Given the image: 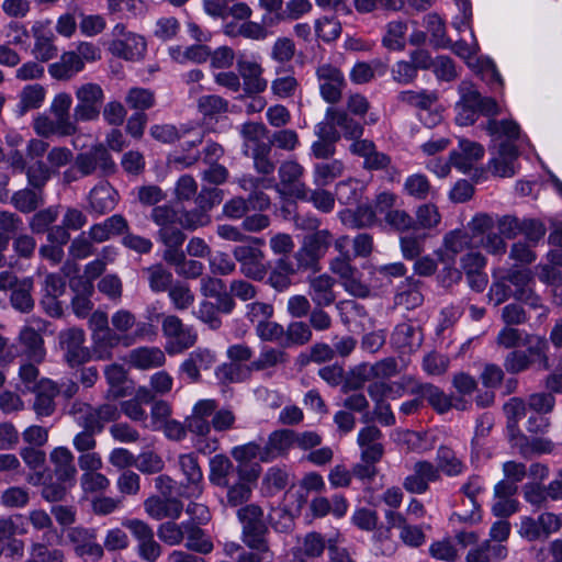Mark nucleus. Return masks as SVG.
Wrapping results in <instances>:
<instances>
[{"instance_id":"33","label":"nucleus","mask_w":562,"mask_h":562,"mask_svg":"<svg viewBox=\"0 0 562 562\" xmlns=\"http://www.w3.org/2000/svg\"><path fill=\"white\" fill-rule=\"evenodd\" d=\"M109 49L114 56L134 60L143 56L146 50V43L144 37L134 33L126 35L124 38H114Z\"/></svg>"},{"instance_id":"24","label":"nucleus","mask_w":562,"mask_h":562,"mask_svg":"<svg viewBox=\"0 0 562 562\" xmlns=\"http://www.w3.org/2000/svg\"><path fill=\"white\" fill-rule=\"evenodd\" d=\"M49 461L57 480L67 481L69 485L75 483L78 471L70 449L64 446L54 448L49 453Z\"/></svg>"},{"instance_id":"5","label":"nucleus","mask_w":562,"mask_h":562,"mask_svg":"<svg viewBox=\"0 0 562 562\" xmlns=\"http://www.w3.org/2000/svg\"><path fill=\"white\" fill-rule=\"evenodd\" d=\"M241 525V541L250 550L269 551V528L265 520L263 509L256 504H248L237 510Z\"/></svg>"},{"instance_id":"17","label":"nucleus","mask_w":562,"mask_h":562,"mask_svg":"<svg viewBox=\"0 0 562 562\" xmlns=\"http://www.w3.org/2000/svg\"><path fill=\"white\" fill-rule=\"evenodd\" d=\"M316 76L323 99L330 104L338 103L346 86L342 72L330 64H324L316 69Z\"/></svg>"},{"instance_id":"46","label":"nucleus","mask_w":562,"mask_h":562,"mask_svg":"<svg viewBox=\"0 0 562 562\" xmlns=\"http://www.w3.org/2000/svg\"><path fill=\"white\" fill-rule=\"evenodd\" d=\"M342 222L351 228H367L375 223V211L368 204L359 205L355 211L341 213Z\"/></svg>"},{"instance_id":"51","label":"nucleus","mask_w":562,"mask_h":562,"mask_svg":"<svg viewBox=\"0 0 562 562\" xmlns=\"http://www.w3.org/2000/svg\"><path fill=\"white\" fill-rule=\"evenodd\" d=\"M147 274L148 284L154 292L168 291L172 283V273L161 263L153 265L144 270Z\"/></svg>"},{"instance_id":"55","label":"nucleus","mask_w":562,"mask_h":562,"mask_svg":"<svg viewBox=\"0 0 562 562\" xmlns=\"http://www.w3.org/2000/svg\"><path fill=\"white\" fill-rule=\"evenodd\" d=\"M424 20L426 29L431 35V45L435 48H448L450 40L446 36V27L441 18L436 13H429Z\"/></svg>"},{"instance_id":"40","label":"nucleus","mask_w":562,"mask_h":562,"mask_svg":"<svg viewBox=\"0 0 562 562\" xmlns=\"http://www.w3.org/2000/svg\"><path fill=\"white\" fill-rule=\"evenodd\" d=\"M19 342L29 359L35 362H41L44 359V340L34 327L24 326L19 334Z\"/></svg>"},{"instance_id":"11","label":"nucleus","mask_w":562,"mask_h":562,"mask_svg":"<svg viewBox=\"0 0 562 562\" xmlns=\"http://www.w3.org/2000/svg\"><path fill=\"white\" fill-rule=\"evenodd\" d=\"M330 271L338 276L344 289L351 295L364 299L371 293L370 286L361 279V273L350 262V256H338L330 260Z\"/></svg>"},{"instance_id":"52","label":"nucleus","mask_w":562,"mask_h":562,"mask_svg":"<svg viewBox=\"0 0 562 562\" xmlns=\"http://www.w3.org/2000/svg\"><path fill=\"white\" fill-rule=\"evenodd\" d=\"M397 100L420 110H429L438 101V94L435 91L407 90L400 92Z\"/></svg>"},{"instance_id":"26","label":"nucleus","mask_w":562,"mask_h":562,"mask_svg":"<svg viewBox=\"0 0 562 562\" xmlns=\"http://www.w3.org/2000/svg\"><path fill=\"white\" fill-rule=\"evenodd\" d=\"M33 409L38 417L53 415L56 409L55 397L59 394L58 384L49 379L41 380L35 387Z\"/></svg>"},{"instance_id":"45","label":"nucleus","mask_w":562,"mask_h":562,"mask_svg":"<svg viewBox=\"0 0 562 562\" xmlns=\"http://www.w3.org/2000/svg\"><path fill=\"white\" fill-rule=\"evenodd\" d=\"M184 538H187L186 548L188 550L201 554H207L213 550V542L198 524L184 522Z\"/></svg>"},{"instance_id":"18","label":"nucleus","mask_w":562,"mask_h":562,"mask_svg":"<svg viewBox=\"0 0 562 562\" xmlns=\"http://www.w3.org/2000/svg\"><path fill=\"white\" fill-rule=\"evenodd\" d=\"M397 361L393 357L384 358L374 364H362L357 369L355 378L348 380L345 389L357 390L371 379H386L397 374Z\"/></svg>"},{"instance_id":"38","label":"nucleus","mask_w":562,"mask_h":562,"mask_svg":"<svg viewBox=\"0 0 562 562\" xmlns=\"http://www.w3.org/2000/svg\"><path fill=\"white\" fill-rule=\"evenodd\" d=\"M92 337V352L98 360H109L112 358V350L116 346L124 342L128 346L130 342L126 337H121L114 329H110L100 334H93Z\"/></svg>"},{"instance_id":"9","label":"nucleus","mask_w":562,"mask_h":562,"mask_svg":"<svg viewBox=\"0 0 562 562\" xmlns=\"http://www.w3.org/2000/svg\"><path fill=\"white\" fill-rule=\"evenodd\" d=\"M518 535L527 541L546 540L562 527V515L544 512L537 518L524 516L520 519Z\"/></svg>"},{"instance_id":"41","label":"nucleus","mask_w":562,"mask_h":562,"mask_svg":"<svg viewBox=\"0 0 562 562\" xmlns=\"http://www.w3.org/2000/svg\"><path fill=\"white\" fill-rule=\"evenodd\" d=\"M236 467L223 454L214 456L210 461L209 479L216 486H226L235 480Z\"/></svg>"},{"instance_id":"64","label":"nucleus","mask_w":562,"mask_h":562,"mask_svg":"<svg viewBox=\"0 0 562 562\" xmlns=\"http://www.w3.org/2000/svg\"><path fill=\"white\" fill-rule=\"evenodd\" d=\"M125 102L131 109L144 112L155 104V95L148 89L132 88L126 94Z\"/></svg>"},{"instance_id":"56","label":"nucleus","mask_w":562,"mask_h":562,"mask_svg":"<svg viewBox=\"0 0 562 562\" xmlns=\"http://www.w3.org/2000/svg\"><path fill=\"white\" fill-rule=\"evenodd\" d=\"M271 145L267 143H258L252 149V160L256 171L260 175H272L276 170V164L271 159Z\"/></svg>"},{"instance_id":"10","label":"nucleus","mask_w":562,"mask_h":562,"mask_svg":"<svg viewBox=\"0 0 562 562\" xmlns=\"http://www.w3.org/2000/svg\"><path fill=\"white\" fill-rule=\"evenodd\" d=\"M74 162L81 177L91 176L97 171H100L101 176H109L114 173L116 169L109 150L102 144L92 146L89 150L77 154L76 157H74Z\"/></svg>"},{"instance_id":"6","label":"nucleus","mask_w":562,"mask_h":562,"mask_svg":"<svg viewBox=\"0 0 562 562\" xmlns=\"http://www.w3.org/2000/svg\"><path fill=\"white\" fill-rule=\"evenodd\" d=\"M161 331L167 339L165 349L169 355L181 353L198 340L194 329L184 325L177 315H161Z\"/></svg>"},{"instance_id":"44","label":"nucleus","mask_w":562,"mask_h":562,"mask_svg":"<svg viewBox=\"0 0 562 562\" xmlns=\"http://www.w3.org/2000/svg\"><path fill=\"white\" fill-rule=\"evenodd\" d=\"M436 468L439 473L442 472L447 476H459L463 473L465 464L458 458L456 451L448 446H440L436 456Z\"/></svg>"},{"instance_id":"42","label":"nucleus","mask_w":562,"mask_h":562,"mask_svg":"<svg viewBox=\"0 0 562 562\" xmlns=\"http://www.w3.org/2000/svg\"><path fill=\"white\" fill-rule=\"evenodd\" d=\"M10 203L20 213L30 214L44 204V193L29 186L15 191Z\"/></svg>"},{"instance_id":"19","label":"nucleus","mask_w":562,"mask_h":562,"mask_svg":"<svg viewBox=\"0 0 562 562\" xmlns=\"http://www.w3.org/2000/svg\"><path fill=\"white\" fill-rule=\"evenodd\" d=\"M413 474L408 475L403 483L404 488L414 494H423L428 491L430 482L440 479L439 469L429 461L423 460L414 464Z\"/></svg>"},{"instance_id":"36","label":"nucleus","mask_w":562,"mask_h":562,"mask_svg":"<svg viewBox=\"0 0 562 562\" xmlns=\"http://www.w3.org/2000/svg\"><path fill=\"white\" fill-rule=\"evenodd\" d=\"M32 34L35 40L32 54L36 60L46 63L57 56L58 48L54 43L55 35L52 31H45L42 25H34Z\"/></svg>"},{"instance_id":"47","label":"nucleus","mask_w":562,"mask_h":562,"mask_svg":"<svg viewBox=\"0 0 562 562\" xmlns=\"http://www.w3.org/2000/svg\"><path fill=\"white\" fill-rule=\"evenodd\" d=\"M344 169L342 161L338 159L315 164L313 170L314 183L317 187L328 186L342 175Z\"/></svg>"},{"instance_id":"32","label":"nucleus","mask_w":562,"mask_h":562,"mask_svg":"<svg viewBox=\"0 0 562 562\" xmlns=\"http://www.w3.org/2000/svg\"><path fill=\"white\" fill-rule=\"evenodd\" d=\"M72 98L66 92L56 94L50 104V113L54 119L59 122V126L64 132L77 133L79 122H75L74 113L70 114Z\"/></svg>"},{"instance_id":"8","label":"nucleus","mask_w":562,"mask_h":562,"mask_svg":"<svg viewBox=\"0 0 562 562\" xmlns=\"http://www.w3.org/2000/svg\"><path fill=\"white\" fill-rule=\"evenodd\" d=\"M77 104L74 108L75 122H90L100 116L104 103V91L94 82H86L75 91Z\"/></svg>"},{"instance_id":"34","label":"nucleus","mask_w":562,"mask_h":562,"mask_svg":"<svg viewBox=\"0 0 562 562\" xmlns=\"http://www.w3.org/2000/svg\"><path fill=\"white\" fill-rule=\"evenodd\" d=\"M335 280L328 274H321L308 280L310 295L314 305L330 306L336 301Z\"/></svg>"},{"instance_id":"57","label":"nucleus","mask_w":562,"mask_h":562,"mask_svg":"<svg viewBox=\"0 0 562 562\" xmlns=\"http://www.w3.org/2000/svg\"><path fill=\"white\" fill-rule=\"evenodd\" d=\"M436 256L438 260L443 265L438 279L440 283L448 288L454 283H458L462 278V272L454 267L456 259L452 256H448L442 251V249L437 250Z\"/></svg>"},{"instance_id":"3","label":"nucleus","mask_w":562,"mask_h":562,"mask_svg":"<svg viewBox=\"0 0 562 562\" xmlns=\"http://www.w3.org/2000/svg\"><path fill=\"white\" fill-rule=\"evenodd\" d=\"M532 283L533 274L530 269L512 267L501 280L491 285L490 300L499 305L513 297L532 308H542L541 299L535 293Z\"/></svg>"},{"instance_id":"15","label":"nucleus","mask_w":562,"mask_h":562,"mask_svg":"<svg viewBox=\"0 0 562 562\" xmlns=\"http://www.w3.org/2000/svg\"><path fill=\"white\" fill-rule=\"evenodd\" d=\"M60 349L64 351L66 362L70 367L80 366L92 357L89 348L83 346L85 331L78 327L61 330L58 335Z\"/></svg>"},{"instance_id":"29","label":"nucleus","mask_w":562,"mask_h":562,"mask_svg":"<svg viewBox=\"0 0 562 562\" xmlns=\"http://www.w3.org/2000/svg\"><path fill=\"white\" fill-rule=\"evenodd\" d=\"M350 150L364 159L363 167L368 170H384L391 165V158L386 154L378 151L371 140L353 142Z\"/></svg>"},{"instance_id":"21","label":"nucleus","mask_w":562,"mask_h":562,"mask_svg":"<svg viewBox=\"0 0 562 562\" xmlns=\"http://www.w3.org/2000/svg\"><path fill=\"white\" fill-rule=\"evenodd\" d=\"M424 335L419 326L404 322L395 326L391 335L392 346L402 352H414L423 344Z\"/></svg>"},{"instance_id":"59","label":"nucleus","mask_w":562,"mask_h":562,"mask_svg":"<svg viewBox=\"0 0 562 562\" xmlns=\"http://www.w3.org/2000/svg\"><path fill=\"white\" fill-rule=\"evenodd\" d=\"M183 229L195 231L211 223V215L198 205L192 210H183L178 218Z\"/></svg>"},{"instance_id":"54","label":"nucleus","mask_w":562,"mask_h":562,"mask_svg":"<svg viewBox=\"0 0 562 562\" xmlns=\"http://www.w3.org/2000/svg\"><path fill=\"white\" fill-rule=\"evenodd\" d=\"M284 336L285 346H303L312 340L313 331L308 323L294 321L286 326Z\"/></svg>"},{"instance_id":"53","label":"nucleus","mask_w":562,"mask_h":562,"mask_svg":"<svg viewBox=\"0 0 562 562\" xmlns=\"http://www.w3.org/2000/svg\"><path fill=\"white\" fill-rule=\"evenodd\" d=\"M52 169L43 160H36L27 166L25 176L30 187L44 193V188L52 177Z\"/></svg>"},{"instance_id":"2","label":"nucleus","mask_w":562,"mask_h":562,"mask_svg":"<svg viewBox=\"0 0 562 562\" xmlns=\"http://www.w3.org/2000/svg\"><path fill=\"white\" fill-rule=\"evenodd\" d=\"M484 130L492 137L496 147V155L490 160L488 168L493 175L510 178L516 173V161L519 156L515 140L518 139L520 128L513 120L490 119Z\"/></svg>"},{"instance_id":"43","label":"nucleus","mask_w":562,"mask_h":562,"mask_svg":"<svg viewBox=\"0 0 562 562\" xmlns=\"http://www.w3.org/2000/svg\"><path fill=\"white\" fill-rule=\"evenodd\" d=\"M34 281L32 278H23L19 284L11 291L10 303L12 307L21 313H31L35 306L32 296Z\"/></svg>"},{"instance_id":"62","label":"nucleus","mask_w":562,"mask_h":562,"mask_svg":"<svg viewBox=\"0 0 562 562\" xmlns=\"http://www.w3.org/2000/svg\"><path fill=\"white\" fill-rule=\"evenodd\" d=\"M80 293L76 294L71 300V307L78 317H86L92 310L93 304L90 301V295L93 292V285L87 280H80Z\"/></svg>"},{"instance_id":"30","label":"nucleus","mask_w":562,"mask_h":562,"mask_svg":"<svg viewBox=\"0 0 562 562\" xmlns=\"http://www.w3.org/2000/svg\"><path fill=\"white\" fill-rule=\"evenodd\" d=\"M237 70L244 80V90L246 94H257L266 90L267 81L261 77V66L251 60L238 59Z\"/></svg>"},{"instance_id":"23","label":"nucleus","mask_w":562,"mask_h":562,"mask_svg":"<svg viewBox=\"0 0 562 562\" xmlns=\"http://www.w3.org/2000/svg\"><path fill=\"white\" fill-rule=\"evenodd\" d=\"M146 513L156 520L178 519L183 510V503L178 497L150 496L144 502Z\"/></svg>"},{"instance_id":"31","label":"nucleus","mask_w":562,"mask_h":562,"mask_svg":"<svg viewBox=\"0 0 562 562\" xmlns=\"http://www.w3.org/2000/svg\"><path fill=\"white\" fill-rule=\"evenodd\" d=\"M294 445V430L279 429L271 432L263 446L262 462H270L278 457L285 456Z\"/></svg>"},{"instance_id":"39","label":"nucleus","mask_w":562,"mask_h":562,"mask_svg":"<svg viewBox=\"0 0 562 562\" xmlns=\"http://www.w3.org/2000/svg\"><path fill=\"white\" fill-rule=\"evenodd\" d=\"M165 361V353L158 347H138L128 353V362L140 370L161 367Z\"/></svg>"},{"instance_id":"4","label":"nucleus","mask_w":562,"mask_h":562,"mask_svg":"<svg viewBox=\"0 0 562 562\" xmlns=\"http://www.w3.org/2000/svg\"><path fill=\"white\" fill-rule=\"evenodd\" d=\"M460 100L457 102L456 122L461 126H468L475 123L479 114L494 117L501 114V106L495 99L482 97L475 86L468 80L460 82L458 87Z\"/></svg>"},{"instance_id":"27","label":"nucleus","mask_w":562,"mask_h":562,"mask_svg":"<svg viewBox=\"0 0 562 562\" xmlns=\"http://www.w3.org/2000/svg\"><path fill=\"white\" fill-rule=\"evenodd\" d=\"M200 291L205 297L216 299V303L222 313L229 314L234 310V299H232L226 291L225 282L222 279L211 276L202 277Z\"/></svg>"},{"instance_id":"49","label":"nucleus","mask_w":562,"mask_h":562,"mask_svg":"<svg viewBox=\"0 0 562 562\" xmlns=\"http://www.w3.org/2000/svg\"><path fill=\"white\" fill-rule=\"evenodd\" d=\"M414 392L426 398L439 413H445L451 407L450 398L439 387L430 383L418 384Z\"/></svg>"},{"instance_id":"13","label":"nucleus","mask_w":562,"mask_h":562,"mask_svg":"<svg viewBox=\"0 0 562 562\" xmlns=\"http://www.w3.org/2000/svg\"><path fill=\"white\" fill-rule=\"evenodd\" d=\"M252 244L238 245L233 249V256L239 263L240 272L249 279L261 281L268 270L265 265L263 251Z\"/></svg>"},{"instance_id":"61","label":"nucleus","mask_w":562,"mask_h":562,"mask_svg":"<svg viewBox=\"0 0 562 562\" xmlns=\"http://www.w3.org/2000/svg\"><path fill=\"white\" fill-rule=\"evenodd\" d=\"M415 228L414 229H431L440 223V213L435 204L426 203L419 205L416 210Z\"/></svg>"},{"instance_id":"63","label":"nucleus","mask_w":562,"mask_h":562,"mask_svg":"<svg viewBox=\"0 0 562 562\" xmlns=\"http://www.w3.org/2000/svg\"><path fill=\"white\" fill-rule=\"evenodd\" d=\"M168 295L175 308L178 311L189 308L195 300L190 286L181 282L173 283L168 290Z\"/></svg>"},{"instance_id":"1","label":"nucleus","mask_w":562,"mask_h":562,"mask_svg":"<svg viewBox=\"0 0 562 562\" xmlns=\"http://www.w3.org/2000/svg\"><path fill=\"white\" fill-rule=\"evenodd\" d=\"M68 414L74 417L80 428L72 438V447L77 452L95 450L97 436L103 431L104 425L117 420L121 415L114 404L92 406L78 400L70 404Z\"/></svg>"},{"instance_id":"25","label":"nucleus","mask_w":562,"mask_h":562,"mask_svg":"<svg viewBox=\"0 0 562 562\" xmlns=\"http://www.w3.org/2000/svg\"><path fill=\"white\" fill-rule=\"evenodd\" d=\"M119 194L109 182H101L89 193L88 210L97 215H104L113 211L117 204Z\"/></svg>"},{"instance_id":"58","label":"nucleus","mask_w":562,"mask_h":562,"mask_svg":"<svg viewBox=\"0 0 562 562\" xmlns=\"http://www.w3.org/2000/svg\"><path fill=\"white\" fill-rule=\"evenodd\" d=\"M407 25L403 21H393L387 24L386 34L382 38L383 45L391 50L405 48V33Z\"/></svg>"},{"instance_id":"28","label":"nucleus","mask_w":562,"mask_h":562,"mask_svg":"<svg viewBox=\"0 0 562 562\" xmlns=\"http://www.w3.org/2000/svg\"><path fill=\"white\" fill-rule=\"evenodd\" d=\"M381 430L373 425L362 428L358 434V445L361 448L362 461H380L384 453Z\"/></svg>"},{"instance_id":"16","label":"nucleus","mask_w":562,"mask_h":562,"mask_svg":"<svg viewBox=\"0 0 562 562\" xmlns=\"http://www.w3.org/2000/svg\"><path fill=\"white\" fill-rule=\"evenodd\" d=\"M178 465L187 481L178 495L186 498L200 497L203 493V472L199 465L198 458L194 453L180 454Z\"/></svg>"},{"instance_id":"20","label":"nucleus","mask_w":562,"mask_h":562,"mask_svg":"<svg viewBox=\"0 0 562 562\" xmlns=\"http://www.w3.org/2000/svg\"><path fill=\"white\" fill-rule=\"evenodd\" d=\"M216 362L213 351L207 348H196L191 351L180 366V372L186 374L191 383L199 382L201 371L211 369Z\"/></svg>"},{"instance_id":"35","label":"nucleus","mask_w":562,"mask_h":562,"mask_svg":"<svg viewBox=\"0 0 562 562\" xmlns=\"http://www.w3.org/2000/svg\"><path fill=\"white\" fill-rule=\"evenodd\" d=\"M325 117L334 123V125H337L346 138L353 139L355 142L361 140L360 137L364 131L363 125L350 116L347 111L330 106L327 109Z\"/></svg>"},{"instance_id":"12","label":"nucleus","mask_w":562,"mask_h":562,"mask_svg":"<svg viewBox=\"0 0 562 562\" xmlns=\"http://www.w3.org/2000/svg\"><path fill=\"white\" fill-rule=\"evenodd\" d=\"M279 182L274 184L278 192L295 199L307 198V187L302 181L304 167L294 159L282 161L278 168Z\"/></svg>"},{"instance_id":"7","label":"nucleus","mask_w":562,"mask_h":562,"mask_svg":"<svg viewBox=\"0 0 562 562\" xmlns=\"http://www.w3.org/2000/svg\"><path fill=\"white\" fill-rule=\"evenodd\" d=\"M334 236L328 229L312 232L304 236L302 246L294 254L300 267L318 270L319 260L327 254L333 245Z\"/></svg>"},{"instance_id":"22","label":"nucleus","mask_w":562,"mask_h":562,"mask_svg":"<svg viewBox=\"0 0 562 562\" xmlns=\"http://www.w3.org/2000/svg\"><path fill=\"white\" fill-rule=\"evenodd\" d=\"M484 147L480 143L460 138L459 148L450 153L449 160L453 167L468 172L484 156Z\"/></svg>"},{"instance_id":"60","label":"nucleus","mask_w":562,"mask_h":562,"mask_svg":"<svg viewBox=\"0 0 562 562\" xmlns=\"http://www.w3.org/2000/svg\"><path fill=\"white\" fill-rule=\"evenodd\" d=\"M58 217V207L57 206H49L46 209H43L31 217L29 222L30 229L34 234H44L47 233L50 229V225L57 220Z\"/></svg>"},{"instance_id":"37","label":"nucleus","mask_w":562,"mask_h":562,"mask_svg":"<svg viewBox=\"0 0 562 562\" xmlns=\"http://www.w3.org/2000/svg\"><path fill=\"white\" fill-rule=\"evenodd\" d=\"M85 68L76 52H64L58 61L48 66L49 75L57 80H69Z\"/></svg>"},{"instance_id":"48","label":"nucleus","mask_w":562,"mask_h":562,"mask_svg":"<svg viewBox=\"0 0 562 562\" xmlns=\"http://www.w3.org/2000/svg\"><path fill=\"white\" fill-rule=\"evenodd\" d=\"M477 240L471 239L468 232H463L460 229L449 232L443 238V247L442 251L448 256H452L456 259V256L467 249H474L475 243Z\"/></svg>"},{"instance_id":"50","label":"nucleus","mask_w":562,"mask_h":562,"mask_svg":"<svg viewBox=\"0 0 562 562\" xmlns=\"http://www.w3.org/2000/svg\"><path fill=\"white\" fill-rule=\"evenodd\" d=\"M289 361L288 353L278 348H265L259 357L250 362V370L263 371L269 368L285 364Z\"/></svg>"},{"instance_id":"14","label":"nucleus","mask_w":562,"mask_h":562,"mask_svg":"<svg viewBox=\"0 0 562 562\" xmlns=\"http://www.w3.org/2000/svg\"><path fill=\"white\" fill-rule=\"evenodd\" d=\"M66 538L78 558L89 557L99 561L104 555L103 546L97 541L94 529L82 526L70 527L67 529Z\"/></svg>"}]
</instances>
